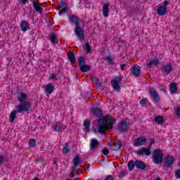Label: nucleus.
<instances>
[{
    "label": "nucleus",
    "mask_w": 180,
    "mask_h": 180,
    "mask_svg": "<svg viewBox=\"0 0 180 180\" xmlns=\"http://www.w3.org/2000/svg\"><path fill=\"white\" fill-rule=\"evenodd\" d=\"M96 117H99L97 127L98 133L106 134V131L113 128V124L116 123V120L110 116H104L103 111L101 108H94L91 109Z\"/></svg>",
    "instance_id": "f257e3e1"
},
{
    "label": "nucleus",
    "mask_w": 180,
    "mask_h": 180,
    "mask_svg": "<svg viewBox=\"0 0 180 180\" xmlns=\"http://www.w3.org/2000/svg\"><path fill=\"white\" fill-rule=\"evenodd\" d=\"M69 20L72 23L75 25V34L78 37L79 40H84L85 31L84 28L79 25V19L77 16L70 15L69 16Z\"/></svg>",
    "instance_id": "f03ea898"
},
{
    "label": "nucleus",
    "mask_w": 180,
    "mask_h": 180,
    "mask_svg": "<svg viewBox=\"0 0 180 180\" xmlns=\"http://www.w3.org/2000/svg\"><path fill=\"white\" fill-rule=\"evenodd\" d=\"M152 158L154 164H162V161H164V153L162 150L158 148L153 150Z\"/></svg>",
    "instance_id": "7ed1b4c3"
},
{
    "label": "nucleus",
    "mask_w": 180,
    "mask_h": 180,
    "mask_svg": "<svg viewBox=\"0 0 180 180\" xmlns=\"http://www.w3.org/2000/svg\"><path fill=\"white\" fill-rule=\"evenodd\" d=\"M79 68L82 72H88L92 66L85 64V58L84 56H79L78 58Z\"/></svg>",
    "instance_id": "20e7f679"
},
{
    "label": "nucleus",
    "mask_w": 180,
    "mask_h": 180,
    "mask_svg": "<svg viewBox=\"0 0 180 180\" xmlns=\"http://www.w3.org/2000/svg\"><path fill=\"white\" fill-rule=\"evenodd\" d=\"M30 108H32V104H30V102H22L17 105L15 107V109H17L18 113H22V112H26V113H29Z\"/></svg>",
    "instance_id": "39448f33"
},
{
    "label": "nucleus",
    "mask_w": 180,
    "mask_h": 180,
    "mask_svg": "<svg viewBox=\"0 0 180 180\" xmlns=\"http://www.w3.org/2000/svg\"><path fill=\"white\" fill-rule=\"evenodd\" d=\"M122 77H115L112 80H111V86H112L114 91L116 92H120V84H122Z\"/></svg>",
    "instance_id": "423d86ee"
},
{
    "label": "nucleus",
    "mask_w": 180,
    "mask_h": 180,
    "mask_svg": "<svg viewBox=\"0 0 180 180\" xmlns=\"http://www.w3.org/2000/svg\"><path fill=\"white\" fill-rule=\"evenodd\" d=\"M135 154H136L139 157H143L144 155L148 157V155H150L151 154V149H150V147L141 148L137 150H135Z\"/></svg>",
    "instance_id": "0eeeda50"
},
{
    "label": "nucleus",
    "mask_w": 180,
    "mask_h": 180,
    "mask_svg": "<svg viewBox=\"0 0 180 180\" xmlns=\"http://www.w3.org/2000/svg\"><path fill=\"white\" fill-rule=\"evenodd\" d=\"M146 143H147V138L146 136H139L134 141V147L146 146Z\"/></svg>",
    "instance_id": "6e6552de"
},
{
    "label": "nucleus",
    "mask_w": 180,
    "mask_h": 180,
    "mask_svg": "<svg viewBox=\"0 0 180 180\" xmlns=\"http://www.w3.org/2000/svg\"><path fill=\"white\" fill-rule=\"evenodd\" d=\"M148 91L155 103H158L160 102V96L158 95L157 90H155V89H154L153 87H149Z\"/></svg>",
    "instance_id": "1a4fd4ad"
},
{
    "label": "nucleus",
    "mask_w": 180,
    "mask_h": 180,
    "mask_svg": "<svg viewBox=\"0 0 180 180\" xmlns=\"http://www.w3.org/2000/svg\"><path fill=\"white\" fill-rule=\"evenodd\" d=\"M162 72L168 75L169 74H171L172 71H174V68L172 67V65H171L170 63H166L162 65Z\"/></svg>",
    "instance_id": "9d476101"
},
{
    "label": "nucleus",
    "mask_w": 180,
    "mask_h": 180,
    "mask_svg": "<svg viewBox=\"0 0 180 180\" xmlns=\"http://www.w3.org/2000/svg\"><path fill=\"white\" fill-rule=\"evenodd\" d=\"M59 9V16L67 13V3L65 1H60Z\"/></svg>",
    "instance_id": "9b49d317"
},
{
    "label": "nucleus",
    "mask_w": 180,
    "mask_h": 180,
    "mask_svg": "<svg viewBox=\"0 0 180 180\" xmlns=\"http://www.w3.org/2000/svg\"><path fill=\"white\" fill-rule=\"evenodd\" d=\"M174 161H175L174 156L167 155L164 160L165 167H171L174 164Z\"/></svg>",
    "instance_id": "f8f14e48"
},
{
    "label": "nucleus",
    "mask_w": 180,
    "mask_h": 180,
    "mask_svg": "<svg viewBox=\"0 0 180 180\" xmlns=\"http://www.w3.org/2000/svg\"><path fill=\"white\" fill-rule=\"evenodd\" d=\"M20 27L22 32H27L30 29V25L27 21L22 20L20 22Z\"/></svg>",
    "instance_id": "ddd939ff"
},
{
    "label": "nucleus",
    "mask_w": 180,
    "mask_h": 180,
    "mask_svg": "<svg viewBox=\"0 0 180 180\" xmlns=\"http://www.w3.org/2000/svg\"><path fill=\"white\" fill-rule=\"evenodd\" d=\"M118 129L121 131H127V129H129V124L124 120L121 121V122L118 124Z\"/></svg>",
    "instance_id": "4468645a"
},
{
    "label": "nucleus",
    "mask_w": 180,
    "mask_h": 180,
    "mask_svg": "<svg viewBox=\"0 0 180 180\" xmlns=\"http://www.w3.org/2000/svg\"><path fill=\"white\" fill-rule=\"evenodd\" d=\"M44 89L47 95H51V94H53V91H54V85H53L51 83H48L44 86Z\"/></svg>",
    "instance_id": "2eb2a0df"
},
{
    "label": "nucleus",
    "mask_w": 180,
    "mask_h": 180,
    "mask_svg": "<svg viewBox=\"0 0 180 180\" xmlns=\"http://www.w3.org/2000/svg\"><path fill=\"white\" fill-rule=\"evenodd\" d=\"M103 16L104 18H108L109 16V4L106 3L102 8Z\"/></svg>",
    "instance_id": "dca6fc26"
},
{
    "label": "nucleus",
    "mask_w": 180,
    "mask_h": 180,
    "mask_svg": "<svg viewBox=\"0 0 180 180\" xmlns=\"http://www.w3.org/2000/svg\"><path fill=\"white\" fill-rule=\"evenodd\" d=\"M158 16H164L167 13V6H160L158 8L157 10Z\"/></svg>",
    "instance_id": "f3484780"
},
{
    "label": "nucleus",
    "mask_w": 180,
    "mask_h": 180,
    "mask_svg": "<svg viewBox=\"0 0 180 180\" xmlns=\"http://www.w3.org/2000/svg\"><path fill=\"white\" fill-rule=\"evenodd\" d=\"M99 146V142L95 139H93L91 140L90 143V150L91 151H94V150H96V148Z\"/></svg>",
    "instance_id": "a211bd4d"
},
{
    "label": "nucleus",
    "mask_w": 180,
    "mask_h": 180,
    "mask_svg": "<svg viewBox=\"0 0 180 180\" xmlns=\"http://www.w3.org/2000/svg\"><path fill=\"white\" fill-rule=\"evenodd\" d=\"M135 162L136 168H139V169H146V165L143 160H136Z\"/></svg>",
    "instance_id": "6ab92c4d"
},
{
    "label": "nucleus",
    "mask_w": 180,
    "mask_h": 180,
    "mask_svg": "<svg viewBox=\"0 0 180 180\" xmlns=\"http://www.w3.org/2000/svg\"><path fill=\"white\" fill-rule=\"evenodd\" d=\"M140 66L138 65H135L132 67V74L134 77H139L140 75Z\"/></svg>",
    "instance_id": "aec40b11"
},
{
    "label": "nucleus",
    "mask_w": 180,
    "mask_h": 180,
    "mask_svg": "<svg viewBox=\"0 0 180 180\" xmlns=\"http://www.w3.org/2000/svg\"><path fill=\"white\" fill-rule=\"evenodd\" d=\"M18 99L20 103H23V102H27L26 101L27 99V95L23 92H20Z\"/></svg>",
    "instance_id": "412c9836"
},
{
    "label": "nucleus",
    "mask_w": 180,
    "mask_h": 180,
    "mask_svg": "<svg viewBox=\"0 0 180 180\" xmlns=\"http://www.w3.org/2000/svg\"><path fill=\"white\" fill-rule=\"evenodd\" d=\"M49 40L51 44H57V43H58V39H57V36H56V34L54 33H51L49 34Z\"/></svg>",
    "instance_id": "4be33fe9"
},
{
    "label": "nucleus",
    "mask_w": 180,
    "mask_h": 180,
    "mask_svg": "<svg viewBox=\"0 0 180 180\" xmlns=\"http://www.w3.org/2000/svg\"><path fill=\"white\" fill-rule=\"evenodd\" d=\"M159 60L156 58L154 59H148V62L147 63L148 67H153V65H158Z\"/></svg>",
    "instance_id": "5701e85b"
},
{
    "label": "nucleus",
    "mask_w": 180,
    "mask_h": 180,
    "mask_svg": "<svg viewBox=\"0 0 180 180\" xmlns=\"http://www.w3.org/2000/svg\"><path fill=\"white\" fill-rule=\"evenodd\" d=\"M169 91L170 94H176V91H178V88L176 87V83H171L169 85Z\"/></svg>",
    "instance_id": "b1692460"
},
{
    "label": "nucleus",
    "mask_w": 180,
    "mask_h": 180,
    "mask_svg": "<svg viewBox=\"0 0 180 180\" xmlns=\"http://www.w3.org/2000/svg\"><path fill=\"white\" fill-rule=\"evenodd\" d=\"M63 154H68L70 151H71V148H70V145L68 143H65L63 147Z\"/></svg>",
    "instance_id": "393cba45"
},
{
    "label": "nucleus",
    "mask_w": 180,
    "mask_h": 180,
    "mask_svg": "<svg viewBox=\"0 0 180 180\" xmlns=\"http://www.w3.org/2000/svg\"><path fill=\"white\" fill-rule=\"evenodd\" d=\"M32 5L35 11L39 12V13H41V12H43V8H41L36 1H33Z\"/></svg>",
    "instance_id": "a878e982"
},
{
    "label": "nucleus",
    "mask_w": 180,
    "mask_h": 180,
    "mask_svg": "<svg viewBox=\"0 0 180 180\" xmlns=\"http://www.w3.org/2000/svg\"><path fill=\"white\" fill-rule=\"evenodd\" d=\"M155 122L158 124H164V117L158 116L155 117Z\"/></svg>",
    "instance_id": "bb28decb"
},
{
    "label": "nucleus",
    "mask_w": 180,
    "mask_h": 180,
    "mask_svg": "<svg viewBox=\"0 0 180 180\" xmlns=\"http://www.w3.org/2000/svg\"><path fill=\"white\" fill-rule=\"evenodd\" d=\"M84 127L85 131H89V129H91V123L89 122V120H85L84 122Z\"/></svg>",
    "instance_id": "cd10ccee"
},
{
    "label": "nucleus",
    "mask_w": 180,
    "mask_h": 180,
    "mask_svg": "<svg viewBox=\"0 0 180 180\" xmlns=\"http://www.w3.org/2000/svg\"><path fill=\"white\" fill-rule=\"evenodd\" d=\"M18 112L15 110H13L11 112V113L10 114V122L11 123H13L15 122V119H16V114Z\"/></svg>",
    "instance_id": "c85d7f7f"
},
{
    "label": "nucleus",
    "mask_w": 180,
    "mask_h": 180,
    "mask_svg": "<svg viewBox=\"0 0 180 180\" xmlns=\"http://www.w3.org/2000/svg\"><path fill=\"white\" fill-rule=\"evenodd\" d=\"M134 167H136V160L134 162V160H130L128 162V169L129 171H133L134 169Z\"/></svg>",
    "instance_id": "c756f323"
},
{
    "label": "nucleus",
    "mask_w": 180,
    "mask_h": 180,
    "mask_svg": "<svg viewBox=\"0 0 180 180\" xmlns=\"http://www.w3.org/2000/svg\"><path fill=\"white\" fill-rule=\"evenodd\" d=\"M68 58L70 61L71 64H74L75 61V55L73 53L68 54Z\"/></svg>",
    "instance_id": "7c9ffc66"
},
{
    "label": "nucleus",
    "mask_w": 180,
    "mask_h": 180,
    "mask_svg": "<svg viewBox=\"0 0 180 180\" xmlns=\"http://www.w3.org/2000/svg\"><path fill=\"white\" fill-rule=\"evenodd\" d=\"M73 165L74 167H77V165H79V157L76 156L73 158Z\"/></svg>",
    "instance_id": "2f4dec72"
},
{
    "label": "nucleus",
    "mask_w": 180,
    "mask_h": 180,
    "mask_svg": "<svg viewBox=\"0 0 180 180\" xmlns=\"http://www.w3.org/2000/svg\"><path fill=\"white\" fill-rule=\"evenodd\" d=\"M61 131V124L57 123L53 125V131Z\"/></svg>",
    "instance_id": "473e14b6"
},
{
    "label": "nucleus",
    "mask_w": 180,
    "mask_h": 180,
    "mask_svg": "<svg viewBox=\"0 0 180 180\" xmlns=\"http://www.w3.org/2000/svg\"><path fill=\"white\" fill-rule=\"evenodd\" d=\"M29 146L30 147H36V139H31L29 141Z\"/></svg>",
    "instance_id": "72a5a7b5"
},
{
    "label": "nucleus",
    "mask_w": 180,
    "mask_h": 180,
    "mask_svg": "<svg viewBox=\"0 0 180 180\" xmlns=\"http://www.w3.org/2000/svg\"><path fill=\"white\" fill-rule=\"evenodd\" d=\"M84 46H85L86 53L89 54V53H91V46H89V43H85Z\"/></svg>",
    "instance_id": "f704fd0d"
},
{
    "label": "nucleus",
    "mask_w": 180,
    "mask_h": 180,
    "mask_svg": "<svg viewBox=\"0 0 180 180\" xmlns=\"http://www.w3.org/2000/svg\"><path fill=\"white\" fill-rule=\"evenodd\" d=\"M49 79H51L52 81H57V79H58L57 78V75L53 73L51 76L49 77Z\"/></svg>",
    "instance_id": "c9c22d12"
},
{
    "label": "nucleus",
    "mask_w": 180,
    "mask_h": 180,
    "mask_svg": "<svg viewBox=\"0 0 180 180\" xmlns=\"http://www.w3.org/2000/svg\"><path fill=\"white\" fill-rule=\"evenodd\" d=\"M104 180H115V177H113L112 175H107L104 178Z\"/></svg>",
    "instance_id": "e433bc0d"
},
{
    "label": "nucleus",
    "mask_w": 180,
    "mask_h": 180,
    "mask_svg": "<svg viewBox=\"0 0 180 180\" xmlns=\"http://www.w3.org/2000/svg\"><path fill=\"white\" fill-rule=\"evenodd\" d=\"M126 175V171L122 170L119 174V178H124V176Z\"/></svg>",
    "instance_id": "4c0bfd02"
},
{
    "label": "nucleus",
    "mask_w": 180,
    "mask_h": 180,
    "mask_svg": "<svg viewBox=\"0 0 180 180\" xmlns=\"http://www.w3.org/2000/svg\"><path fill=\"white\" fill-rule=\"evenodd\" d=\"M4 160H5V155L0 154V165H2Z\"/></svg>",
    "instance_id": "58836bf2"
},
{
    "label": "nucleus",
    "mask_w": 180,
    "mask_h": 180,
    "mask_svg": "<svg viewBox=\"0 0 180 180\" xmlns=\"http://www.w3.org/2000/svg\"><path fill=\"white\" fill-rule=\"evenodd\" d=\"M174 175L177 179H180V169L176 170L174 173Z\"/></svg>",
    "instance_id": "ea45409f"
},
{
    "label": "nucleus",
    "mask_w": 180,
    "mask_h": 180,
    "mask_svg": "<svg viewBox=\"0 0 180 180\" xmlns=\"http://www.w3.org/2000/svg\"><path fill=\"white\" fill-rule=\"evenodd\" d=\"M146 102H147V100L145 99V98H143V99L140 101L141 105V106H145Z\"/></svg>",
    "instance_id": "a19ab883"
},
{
    "label": "nucleus",
    "mask_w": 180,
    "mask_h": 180,
    "mask_svg": "<svg viewBox=\"0 0 180 180\" xmlns=\"http://www.w3.org/2000/svg\"><path fill=\"white\" fill-rule=\"evenodd\" d=\"M155 142V141L154 140V139H150L149 146H148L150 147V150H151V146H153V144H154Z\"/></svg>",
    "instance_id": "79ce46f5"
},
{
    "label": "nucleus",
    "mask_w": 180,
    "mask_h": 180,
    "mask_svg": "<svg viewBox=\"0 0 180 180\" xmlns=\"http://www.w3.org/2000/svg\"><path fill=\"white\" fill-rule=\"evenodd\" d=\"M103 154L104 155H108V154H109V149L108 148H105L103 150Z\"/></svg>",
    "instance_id": "37998d69"
},
{
    "label": "nucleus",
    "mask_w": 180,
    "mask_h": 180,
    "mask_svg": "<svg viewBox=\"0 0 180 180\" xmlns=\"http://www.w3.org/2000/svg\"><path fill=\"white\" fill-rule=\"evenodd\" d=\"M105 60L108 61V63H109V64H112V58L110 56H107L105 58Z\"/></svg>",
    "instance_id": "c03bdc74"
},
{
    "label": "nucleus",
    "mask_w": 180,
    "mask_h": 180,
    "mask_svg": "<svg viewBox=\"0 0 180 180\" xmlns=\"http://www.w3.org/2000/svg\"><path fill=\"white\" fill-rule=\"evenodd\" d=\"M120 67V70H122V71H124V70H126V69H124V67H127V64H121Z\"/></svg>",
    "instance_id": "a18cd8bd"
},
{
    "label": "nucleus",
    "mask_w": 180,
    "mask_h": 180,
    "mask_svg": "<svg viewBox=\"0 0 180 180\" xmlns=\"http://www.w3.org/2000/svg\"><path fill=\"white\" fill-rule=\"evenodd\" d=\"M176 115L180 116V107L177 108L176 110Z\"/></svg>",
    "instance_id": "49530a36"
},
{
    "label": "nucleus",
    "mask_w": 180,
    "mask_h": 180,
    "mask_svg": "<svg viewBox=\"0 0 180 180\" xmlns=\"http://www.w3.org/2000/svg\"><path fill=\"white\" fill-rule=\"evenodd\" d=\"M27 2V0H20V4L25 5Z\"/></svg>",
    "instance_id": "de8ad7c7"
},
{
    "label": "nucleus",
    "mask_w": 180,
    "mask_h": 180,
    "mask_svg": "<svg viewBox=\"0 0 180 180\" xmlns=\"http://www.w3.org/2000/svg\"><path fill=\"white\" fill-rule=\"evenodd\" d=\"M167 5H168V1L166 0V1H163L162 6H167Z\"/></svg>",
    "instance_id": "09e8293b"
},
{
    "label": "nucleus",
    "mask_w": 180,
    "mask_h": 180,
    "mask_svg": "<svg viewBox=\"0 0 180 180\" xmlns=\"http://www.w3.org/2000/svg\"><path fill=\"white\" fill-rule=\"evenodd\" d=\"M155 180H161L160 177H158Z\"/></svg>",
    "instance_id": "8fccbe9b"
},
{
    "label": "nucleus",
    "mask_w": 180,
    "mask_h": 180,
    "mask_svg": "<svg viewBox=\"0 0 180 180\" xmlns=\"http://www.w3.org/2000/svg\"><path fill=\"white\" fill-rule=\"evenodd\" d=\"M37 161H38V162H40L41 160H37Z\"/></svg>",
    "instance_id": "3c124183"
}]
</instances>
